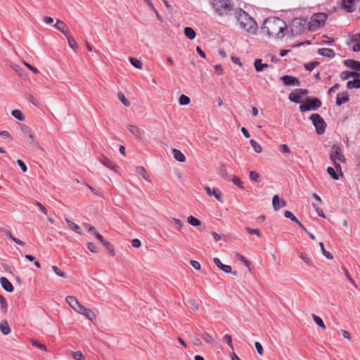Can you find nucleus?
<instances>
[{
    "label": "nucleus",
    "instance_id": "obj_58",
    "mask_svg": "<svg viewBox=\"0 0 360 360\" xmlns=\"http://www.w3.org/2000/svg\"><path fill=\"white\" fill-rule=\"evenodd\" d=\"M232 181L235 185L238 186V187L241 188H243V184L238 176H234L233 177Z\"/></svg>",
    "mask_w": 360,
    "mask_h": 360
},
{
    "label": "nucleus",
    "instance_id": "obj_62",
    "mask_svg": "<svg viewBox=\"0 0 360 360\" xmlns=\"http://www.w3.org/2000/svg\"><path fill=\"white\" fill-rule=\"evenodd\" d=\"M23 64H24V65H25L27 67V68H28L30 70H31L33 73H34V74L39 73V70L35 67L30 65L29 63H27L26 62H23Z\"/></svg>",
    "mask_w": 360,
    "mask_h": 360
},
{
    "label": "nucleus",
    "instance_id": "obj_14",
    "mask_svg": "<svg viewBox=\"0 0 360 360\" xmlns=\"http://www.w3.org/2000/svg\"><path fill=\"white\" fill-rule=\"evenodd\" d=\"M213 262H214V264L218 268H219L221 270H222L224 272L227 273V274L232 273L234 276H236L238 274L237 271L232 272L231 266L229 265H225V264H222L219 258H217V257L214 258Z\"/></svg>",
    "mask_w": 360,
    "mask_h": 360
},
{
    "label": "nucleus",
    "instance_id": "obj_11",
    "mask_svg": "<svg viewBox=\"0 0 360 360\" xmlns=\"http://www.w3.org/2000/svg\"><path fill=\"white\" fill-rule=\"evenodd\" d=\"M66 302L77 313H79L82 309L83 305L81 304L78 300L74 296H67L65 298Z\"/></svg>",
    "mask_w": 360,
    "mask_h": 360
},
{
    "label": "nucleus",
    "instance_id": "obj_41",
    "mask_svg": "<svg viewBox=\"0 0 360 360\" xmlns=\"http://www.w3.org/2000/svg\"><path fill=\"white\" fill-rule=\"evenodd\" d=\"M187 221L191 225L193 226H199L201 225V221L193 216H189L187 219Z\"/></svg>",
    "mask_w": 360,
    "mask_h": 360
},
{
    "label": "nucleus",
    "instance_id": "obj_6",
    "mask_svg": "<svg viewBox=\"0 0 360 360\" xmlns=\"http://www.w3.org/2000/svg\"><path fill=\"white\" fill-rule=\"evenodd\" d=\"M310 120L316 128V133L318 134H323L326 131V123L321 115L317 113L312 114L310 116Z\"/></svg>",
    "mask_w": 360,
    "mask_h": 360
},
{
    "label": "nucleus",
    "instance_id": "obj_21",
    "mask_svg": "<svg viewBox=\"0 0 360 360\" xmlns=\"http://www.w3.org/2000/svg\"><path fill=\"white\" fill-rule=\"evenodd\" d=\"M0 283L2 288L7 292H11L14 288L12 283L5 277L0 278Z\"/></svg>",
    "mask_w": 360,
    "mask_h": 360
},
{
    "label": "nucleus",
    "instance_id": "obj_3",
    "mask_svg": "<svg viewBox=\"0 0 360 360\" xmlns=\"http://www.w3.org/2000/svg\"><path fill=\"white\" fill-rule=\"evenodd\" d=\"M327 18L328 15L325 13H318L314 14L308 22V30L311 32L316 30L325 25Z\"/></svg>",
    "mask_w": 360,
    "mask_h": 360
},
{
    "label": "nucleus",
    "instance_id": "obj_59",
    "mask_svg": "<svg viewBox=\"0 0 360 360\" xmlns=\"http://www.w3.org/2000/svg\"><path fill=\"white\" fill-rule=\"evenodd\" d=\"M87 248L91 252L96 253L98 252L96 245L91 242L87 243Z\"/></svg>",
    "mask_w": 360,
    "mask_h": 360
},
{
    "label": "nucleus",
    "instance_id": "obj_1",
    "mask_svg": "<svg viewBox=\"0 0 360 360\" xmlns=\"http://www.w3.org/2000/svg\"><path fill=\"white\" fill-rule=\"evenodd\" d=\"M262 31L269 39L278 40L285 36L288 27L285 22L282 19L270 17L264 21Z\"/></svg>",
    "mask_w": 360,
    "mask_h": 360
},
{
    "label": "nucleus",
    "instance_id": "obj_39",
    "mask_svg": "<svg viewBox=\"0 0 360 360\" xmlns=\"http://www.w3.org/2000/svg\"><path fill=\"white\" fill-rule=\"evenodd\" d=\"M250 143L251 144V146L253 148L254 150L257 153H262V146H260V144L257 142L254 139H251L250 141Z\"/></svg>",
    "mask_w": 360,
    "mask_h": 360
},
{
    "label": "nucleus",
    "instance_id": "obj_30",
    "mask_svg": "<svg viewBox=\"0 0 360 360\" xmlns=\"http://www.w3.org/2000/svg\"><path fill=\"white\" fill-rule=\"evenodd\" d=\"M353 80H349L347 83V87L348 89L360 88V77H354Z\"/></svg>",
    "mask_w": 360,
    "mask_h": 360
},
{
    "label": "nucleus",
    "instance_id": "obj_20",
    "mask_svg": "<svg viewBox=\"0 0 360 360\" xmlns=\"http://www.w3.org/2000/svg\"><path fill=\"white\" fill-rule=\"evenodd\" d=\"M54 27L57 30L60 31L65 36H68V34L69 33V30L68 28V26L63 21L60 20H57L54 25Z\"/></svg>",
    "mask_w": 360,
    "mask_h": 360
},
{
    "label": "nucleus",
    "instance_id": "obj_15",
    "mask_svg": "<svg viewBox=\"0 0 360 360\" xmlns=\"http://www.w3.org/2000/svg\"><path fill=\"white\" fill-rule=\"evenodd\" d=\"M335 168L328 167L327 168V172L328 174L335 180L339 179V175L338 172H340L341 174H342L341 171V167L339 164H334Z\"/></svg>",
    "mask_w": 360,
    "mask_h": 360
},
{
    "label": "nucleus",
    "instance_id": "obj_53",
    "mask_svg": "<svg viewBox=\"0 0 360 360\" xmlns=\"http://www.w3.org/2000/svg\"><path fill=\"white\" fill-rule=\"evenodd\" d=\"M245 230L250 233V234H255L257 236H261V232L259 229H252L250 227H245Z\"/></svg>",
    "mask_w": 360,
    "mask_h": 360
},
{
    "label": "nucleus",
    "instance_id": "obj_46",
    "mask_svg": "<svg viewBox=\"0 0 360 360\" xmlns=\"http://www.w3.org/2000/svg\"><path fill=\"white\" fill-rule=\"evenodd\" d=\"M137 172L145 179L148 180L149 176L147 173L146 169L143 167H139L137 168Z\"/></svg>",
    "mask_w": 360,
    "mask_h": 360
},
{
    "label": "nucleus",
    "instance_id": "obj_43",
    "mask_svg": "<svg viewBox=\"0 0 360 360\" xmlns=\"http://www.w3.org/2000/svg\"><path fill=\"white\" fill-rule=\"evenodd\" d=\"M11 115L15 117L16 118L17 120H20V121H22L24 119H25V117L22 114V112H21V110H12L11 112Z\"/></svg>",
    "mask_w": 360,
    "mask_h": 360
},
{
    "label": "nucleus",
    "instance_id": "obj_37",
    "mask_svg": "<svg viewBox=\"0 0 360 360\" xmlns=\"http://www.w3.org/2000/svg\"><path fill=\"white\" fill-rule=\"evenodd\" d=\"M186 304L195 311H198L199 309V304L197 301L194 299H188L187 300Z\"/></svg>",
    "mask_w": 360,
    "mask_h": 360
},
{
    "label": "nucleus",
    "instance_id": "obj_42",
    "mask_svg": "<svg viewBox=\"0 0 360 360\" xmlns=\"http://www.w3.org/2000/svg\"><path fill=\"white\" fill-rule=\"evenodd\" d=\"M67 37L68 44L69 46L74 50H76L77 49V44L75 39L70 35V33L68 34V36H65Z\"/></svg>",
    "mask_w": 360,
    "mask_h": 360
},
{
    "label": "nucleus",
    "instance_id": "obj_48",
    "mask_svg": "<svg viewBox=\"0 0 360 360\" xmlns=\"http://www.w3.org/2000/svg\"><path fill=\"white\" fill-rule=\"evenodd\" d=\"M236 257L250 269L251 262L249 260H248L245 257L238 253L236 255Z\"/></svg>",
    "mask_w": 360,
    "mask_h": 360
},
{
    "label": "nucleus",
    "instance_id": "obj_4",
    "mask_svg": "<svg viewBox=\"0 0 360 360\" xmlns=\"http://www.w3.org/2000/svg\"><path fill=\"white\" fill-rule=\"evenodd\" d=\"M212 6L220 15H228L233 9L231 0H212Z\"/></svg>",
    "mask_w": 360,
    "mask_h": 360
},
{
    "label": "nucleus",
    "instance_id": "obj_23",
    "mask_svg": "<svg viewBox=\"0 0 360 360\" xmlns=\"http://www.w3.org/2000/svg\"><path fill=\"white\" fill-rule=\"evenodd\" d=\"M349 101V95L347 92H342L339 93L337 95L336 98V104L338 105H341L342 103H346Z\"/></svg>",
    "mask_w": 360,
    "mask_h": 360
},
{
    "label": "nucleus",
    "instance_id": "obj_28",
    "mask_svg": "<svg viewBox=\"0 0 360 360\" xmlns=\"http://www.w3.org/2000/svg\"><path fill=\"white\" fill-rule=\"evenodd\" d=\"M360 77V74L356 72L343 71L340 74V78L342 80L348 79L350 77Z\"/></svg>",
    "mask_w": 360,
    "mask_h": 360
},
{
    "label": "nucleus",
    "instance_id": "obj_8",
    "mask_svg": "<svg viewBox=\"0 0 360 360\" xmlns=\"http://www.w3.org/2000/svg\"><path fill=\"white\" fill-rule=\"evenodd\" d=\"M20 129L24 136L27 139V141L30 145L40 148L38 141L36 139L32 129L25 124H21Z\"/></svg>",
    "mask_w": 360,
    "mask_h": 360
},
{
    "label": "nucleus",
    "instance_id": "obj_49",
    "mask_svg": "<svg viewBox=\"0 0 360 360\" xmlns=\"http://www.w3.org/2000/svg\"><path fill=\"white\" fill-rule=\"evenodd\" d=\"M190 98L186 95H181L179 97V102L181 105H186L190 103Z\"/></svg>",
    "mask_w": 360,
    "mask_h": 360
},
{
    "label": "nucleus",
    "instance_id": "obj_36",
    "mask_svg": "<svg viewBox=\"0 0 360 360\" xmlns=\"http://www.w3.org/2000/svg\"><path fill=\"white\" fill-rule=\"evenodd\" d=\"M312 319L319 327H321L323 330H326V327L320 316L312 314Z\"/></svg>",
    "mask_w": 360,
    "mask_h": 360
},
{
    "label": "nucleus",
    "instance_id": "obj_16",
    "mask_svg": "<svg viewBox=\"0 0 360 360\" xmlns=\"http://www.w3.org/2000/svg\"><path fill=\"white\" fill-rule=\"evenodd\" d=\"M127 129L129 130V131L138 139L141 140L143 137V132L141 131V129L133 124H128Z\"/></svg>",
    "mask_w": 360,
    "mask_h": 360
},
{
    "label": "nucleus",
    "instance_id": "obj_52",
    "mask_svg": "<svg viewBox=\"0 0 360 360\" xmlns=\"http://www.w3.org/2000/svg\"><path fill=\"white\" fill-rule=\"evenodd\" d=\"M51 269L53 271V272L58 276L63 278L66 277V274L63 271H61L56 266H52Z\"/></svg>",
    "mask_w": 360,
    "mask_h": 360
},
{
    "label": "nucleus",
    "instance_id": "obj_51",
    "mask_svg": "<svg viewBox=\"0 0 360 360\" xmlns=\"http://www.w3.org/2000/svg\"><path fill=\"white\" fill-rule=\"evenodd\" d=\"M284 216L295 223H299V220L297 219V217L290 211H285L284 212Z\"/></svg>",
    "mask_w": 360,
    "mask_h": 360
},
{
    "label": "nucleus",
    "instance_id": "obj_31",
    "mask_svg": "<svg viewBox=\"0 0 360 360\" xmlns=\"http://www.w3.org/2000/svg\"><path fill=\"white\" fill-rule=\"evenodd\" d=\"M2 231H3V232H4V233H5V234H6V235L9 238H11V239L14 242V243H17V244H18V245H22V246H24V245H25V243L23 241H22V240H20V239H18V238H17L14 237V236L12 235L11 232L9 230H8V229H3V230H2Z\"/></svg>",
    "mask_w": 360,
    "mask_h": 360
},
{
    "label": "nucleus",
    "instance_id": "obj_55",
    "mask_svg": "<svg viewBox=\"0 0 360 360\" xmlns=\"http://www.w3.org/2000/svg\"><path fill=\"white\" fill-rule=\"evenodd\" d=\"M224 340L228 344V345L229 346V347L231 349H233V345L232 344V338L230 335H228V334L225 335L224 336Z\"/></svg>",
    "mask_w": 360,
    "mask_h": 360
},
{
    "label": "nucleus",
    "instance_id": "obj_24",
    "mask_svg": "<svg viewBox=\"0 0 360 360\" xmlns=\"http://www.w3.org/2000/svg\"><path fill=\"white\" fill-rule=\"evenodd\" d=\"M317 53L321 56L328 58H333L335 56L334 51L328 48L319 49Z\"/></svg>",
    "mask_w": 360,
    "mask_h": 360
},
{
    "label": "nucleus",
    "instance_id": "obj_19",
    "mask_svg": "<svg viewBox=\"0 0 360 360\" xmlns=\"http://www.w3.org/2000/svg\"><path fill=\"white\" fill-rule=\"evenodd\" d=\"M272 204L275 210H278L280 208L287 205L286 202L283 199H280L277 195L273 197Z\"/></svg>",
    "mask_w": 360,
    "mask_h": 360
},
{
    "label": "nucleus",
    "instance_id": "obj_12",
    "mask_svg": "<svg viewBox=\"0 0 360 360\" xmlns=\"http://www.w3.org/2000/svg\"><path fill=\"white\" fill-rule=\"evenodd\" d=\"M360 0H342V7L347 12L352 13L355 11L356 5Z\"/></svg>",
    "mask_w": 360,
    "mask_h": 360
},
{
    "label": "nucleus",
    "instance_id": "obj_61",
    "mask_svg": "<svg viewBox=\"0 0 360 360\" xmlns=\"http://www.w3.org/2000/svg\"><path fill=\"white\" fill-rule=\"evenodd\" d=\"M32 345L33 346H35V347H37L39 349H41L43 350H46V347L44 345H43L36 340H32Z\"/></svg>",
    "mask_w": 360,
    "mask_h": 360
},
{
    "label": "nucleus",
    "instance_id": "obj_26",
    "mask_svg": "<svg viewBox=\"0 0 360 360\" xmlns=\"http://www.w3.org/2000/svg\"><path fill=\"white\" fill-rule=\"evenodd\" d=\"M345 65L353 70L360 71V62L354 60H346L344 62Z\"/></svg>",
    "mask_w": 360,
    "mask_h": 360
},
{
    "label": "nucleus",
    "instance_id": "obj_22",
    "mask_svg": "<svg viewBox=\"0 0 360 360\" xmlns=\"http://www.w3.org/2000/svg\"><path fill=\"white\" fill-rule=\"evenodd\" d=\"M79 314L84 315L87 319L91 321H93L96 319V314L90 309H86L85 307H82V309L79 312Z\"/></svg>",
    "mask_w": 360,
    "mask_h": 360
},
{
    "label": "nucleus",
    "instance_id": "obj_63",
    "mask_svg": "<svg viewBox=\"0 0 360 360\" xmlns=\"http://www.w3.org/2000/svg\"><path fill=\"white\" fill-rule=\"evenodd\" d=\"M280 150L284 153H290L291 150L286 144H281L280 146Z\"/></svg>",
    "mask_w": 360,
    "mask_h": 360
},
{
    "label": "nucleus",
    "instance_id": "obj_57",
    "mask_svg": "<svg viewBox=\"0 0 360 360\" xmlns=\"http://www.w3.org/2000/svg\"><path fill=\"white\" fill-rule=\"evenodd\" d=\"M172 221L176 226L178 230L182 229V228L184 226V224L180 219H176V218H172Z\"/></svg>",
    "mask_w": 360,
    "mask_h": 360
},
{
    "label": "nucleus",
    "instance_id": "obj_60",
    "mask_svg": "<svg viewBox=\"0 0 360 360\" xmlns=\"http://www.w3.org/2000/svg\"><path fill=\"white\" fill-rule=\"evenodd\" d=\"M83 226L88 230V231L93 235H94L95 232H97L96 228L89 224H84Z\"/></svg>",
    "mask_w": 360,
    "mask_h": 360
},
{
    "label": "nucleus",
    "instance_id": "obj_13",
    "mask_svg": "<svg viewBox=\"0 0 360 360\" xmlns=\"http://www.w3.org/2000/svg\"><path fill=\"white\" fill-rule=\"evenodd\" d=\"M99 161L101 164L112 169V171L116 172L118 171V166L105 155L100 156Z\"/></svg>",
    "mask_w": 360,
    "mask_h": 360
},
{
    "label": "nucleus",
    "instance_id": "obj_47",
    "mask_svg": "<svg viewBox=\"0 0 360 360\" xmlns=\"http://www.w3.org/2000/svg\"><path fill=\"white\" fill-rule=\"evenodd\" d=\"M299 256L306 264H307L308 265H312L311 259L306 253L300 252Z\"/></svg>",
    "mask_w": 360,
    "mask_h": 360
},
{
    "label": "nucleus",
    "instance_id": "obj_50",
    "mask_svg": "<svg viewBox=\"0 0 360 360\" xmlns=\"http://www.w3.org/2000/svg\"><path fill=\"white\" fill-rule=\"evenodd\" d=\"M319 65V63L318 61H311L310 63L304 64V68L307 70L311 71Z\"/></svg>",
    "mask_w": 360,
    "mask_h": 360
},
{
    "label": "nucleus",
    "instance_id": "obj_33",
    "mask_svg": "<svg viewBox=\"0 0 360 360\" xmlns=\"http://www.w3.org/2000/svg\"><path fill=\"white\" fill-rule=\"evenodd\" d=\"M0 330L4 335H8L11 333V328L6 321H1Z\"/></svg>",
    "mask_w": 360,
    "mask_h": 360
},
{
    "label": "nucleus",
    "instance_id": "obj_54",
    "mask_svg": "<svg viewBox=\"0 0 360 360\" xmlns=\"http://www.w3.org/2000/svg\"><path fill=\"white\" fill-rule=\"evenodd\" d=\"M259 174L255 172V171H251L250 172V179L252 180V181H259Z\"/></svg>",
    "mask_w": 360,
    "mask_h": 360
},
{
    "label": "nucleus",
    "instance_id": "obj_29",
    "mask_svg": "<svg viewBox=\"0 0 360 360\" xmlns=\"http://www.w3.org/2000/svg\"><path fill=\"white\" fill-rule=\"evenodd\" d=\"M65 221L68 224L70 229H71L72 231H73L79 234H82L81 229L79 225H77V224H75V222L72 221L71 220H70L69 219H67V218L65 219Z\"/></svg>",
    "mask_w": 360,
    "mask_h": 360
},
{
    "label": "nucleus",
    "instance_id": "obj_25",
    "mask_svg": "<svg viewBox=\"0 0 360 360\" xmlns=\"http://www.w3.org/2000/svg\"><path fill=\"white\" fill-rule=\"evenodd\" d=\"M351 41L354 43L352 50L355 52L360 51V32L353 35Z\"/></svg>",
    "mask_w": 360,
    "mask_h": 360
},
{
    "label": "nucleus",
    "instance_id": "obj_9",
    "mask_svg": "<svg viewBox=\"0 0 360 360\" xmlns=\"http://www.w3.org/2000/svg\"><path fill=\"white\" fill-rule=\"evenodd\" d=\"M308 94L307 89H297L293 92L290 94L289 100L296 103H301L303 102L304 96Z\"/></svg>",
    "mask_w": 360,
    "mask_h": 360
},
{
    "label": "nucleus",
    "instance_id": "obj_32",
    "mask_svg": "<svg viewBox=\"0 0 360 360\" xmlns=\"http://www.w3.org/2000/svg\"><path fill=\"white\" fill-rule=\"evenodd\" d=\"M2 231H3V232H4V233H5V234H6V235L9 238H11V239L14 242V243H17V244H18V245H22V246H24V245H25V243L23 241H22V240H20V239H18V238H17L14 237V236L12 235L11 232L9 230H8V229H3V230H2Z\"/></svg>",
    "mask_w": 360,
    "mask_h": 360
},
{
    "label": "nucleus",
    "instance_id": "obj_2",
    "mask_svg": "<svg viewBox=\"0 0 360 360\" xmlns=\"http://www.w3.org/2000/svg\"><path fill=\"white\" fill-rule=\"evenodd\" d=\"M236 18L240 27L248 34L255 35L257 31V25L255 20L245 11L238 10L236 12Z\"/></svg>",
    "mask_w": 360,
    "mask_h": 360
},
{
    "label": "nucleus",
    "instance_id": "obj_18",
    "mask_svg": "<svg viewBox=\"0 0 360 360\" xmlns=\"http://www.w3.org/2000/svg\"><path fill=\"white\" fill-rule=\"evenodd\" d=\"M205 191L209 196L214 195L218 201L223 202L221 199V193L218 188L211 189V188L207 186L205 187Z\"/></svg>",
    "mask_w": 360,
    "mask_h": 360
},
{
    "label": "nucleus",
    "instance_id": "obj_44",
    "mask_svg": "<svg viewBox=\"0 0 360 360\" xmlns=\"http://www.w3.org/2000/svg\"><path fill=\"white\" fill-rule=\"evenodd\" d=\"M319 246L321 248V252H322V254L328 259H333V257L332 255V254L328 251L326 250L325 248H324V244L323 242H320L319 243Z\"/></svg>",
    "mask_w": 360,
    "mask_h": 360
},
{
    "label": "nucleus",
    "instance_id": "obj_5",
    "mask_svg": "<svg viewBox=\"0 0 360 360\" xmlns=\"http://www.w3.org/2000/svg\"><path fill=\"white\" fill-rule=\"evenodd\" d=\"M307 20L304 18H295L291 24V32L293 35H300L305 32Z\"/></svg>",
    "mask_w": 360,
    "mask_h": 360
},
{
    "label": "nucleus",
    "instance_id": "obj_27",
    "mask_svg": "<svg viewBox=\"0 0 360 360\" xmlns=\"http://www.w3.org/2000/svg\"><path fill=\"white\" fill-rule=\"evenodd\" d=\"M174 158L180 162L186 161V156L178 149L174 148L172 151Z\"/></svg>",
    "mask_w": 360,
    "mask_h": 360
},
{
    "label": "nucleus",
    "instance_id": "obj_35",
    "mask_svg": "<svg viewBox=\"0 0 360 360\" xmlns=\"http://www.w3.org/2000/svg\"><path fill=\"white\" fill-rule=\"evenodd\" d=\"M184 34L186 36L187 38L191 40L193 39L196 36L195 31L191 27H186L184 28Z\"/></svg>",
    "mask_w": 360,
    "mask_h": 360
},
{
    "label": "nucleus",
    "instance_id": "obj_40",
    "mask_svg": "<svg viewBox=\"0 0 360 360\" xmlns=\"http://www.w3.org/2000/svg\"><path fill=\"white\" fill-rule=\"evenodd\" d=\"M131 64L137 69H142V62L139 59L135 58H129Z\"/></svg>",
    "mask_w": 360,
    "mask_h": 360
},
{
    "label": "nucleus",
    "instance_id": "obj_38",
    "mask_svg": "<svg viewBox=\"0 0 360 360\" xmlns=\"http://www.w3.org/2000/svg\"><path fill=\"white\" fill-rule=\"evenodd\" d=\"M117 98L124 106L129 107L130 105L129 101L125 97L123 93L119 92L117 94Z\"/></svg>",
    "mask_w": 360,
    "mask_h": 360
},
{
    "label": "nucleus",
    "instance_id": "obj_7",
    "mask_svg": "<svg viewBox=\"0 0 360 360\" xmlns=\"http://www.w3.org/2000/svg\"><path fill=\"white\" fill-rule=\"evenodd\" d=\"M321 105V101L316 98L306 101L304 104L300 105V110L301 112H305L308 110H315L320 108Z\"/></svg>",
    "mask_w": 360,
    "mask_h": 360
},
{
    "label": "nucleus",
    "instance_id": "obj_56",
    "mask_svg": "<svg viewBox=\"0 0 360 360\" xmlns=\"http://www.w3.org/2000/svg\"><path fill=\"white\" fill-rule=\"evenodd\" d=\"M0 305L1 307V309L4 311H7V302L5 300V298L0 295Z\"/></svg>",
    "mask_w": 360,
    "mask_h": 360
},
{
    "label": "nucleus",
    "instance_id": "obj_10",
    "mask_svg": "<svg viewBox=\"0 0 360 360\" xmlns=\"http://www.w3.org/2000/svg\"><path fill=\"white\" fill-rule=\"evenodd\" d=\"M330 159L333 162V164H338L337 160L340 162H345V158L341 153V150L338 146H333L332 148V153L330 154Z\"/></svg>",
    "mask_w": 360,
    "mask_h": 360
},
{
    "label": "nucleus",
    "instance_id": "obj_64",
    "mask_svg": "<svg viewBox=\"0 0 360 360\" xmlns=\"http://www.w3.org/2000/svg\"><path fill=\"white\" fill-rule=\"evenodd\" d=\"M72 357L76 360H81L83 358V355L81 352H74L72 354Z\"/></svg>",
    "mask_w": 360,
    "mask_h": 360
},
{
    "label": "nucleus",
    "instance_id": "obj_45",
    "mask_svg": "<svg viewBox=\"0 0 360 360\" xmlns=\"http://www.w3.org/2000/svg\"><path fill=\"white\" fill-rule=\"evenodd\" d=\"M203 340L209 344H212L214 342V338L210 333L205 332L202 335Z\"/></svg>",
    "mask_w": 360,
    "mask_h": 360
},
{
    "label": "nucleus",
    "instance_id": "obj_34",
    "mask_svg": "<svg viewBox=\"0 0 360 360\" xmlns=\"http://www.w3.org/2000/svg\"><path fill=\"white\" fill-rule=\"evenodd\" d=\"M255 68L257 72H262L264 69L268 67V64L262 63V59H256L255 61Z\"/></svg>",
    "mask_w": 360,
    "mask_h": 360
},
{
    "label": "nucleus",
    "instance_id": "obj_17",
    "mask_svg": "<svg viewBox=\"0 0 360 360\" xmlns=\"http://www.w3.org/2000/svg\"><path fill=\"white\" fill-rule=\"evenodd\" d=\"M281 79L285 86L300 85L299 79L297 77L292 76L285 75L281 77Z\"/></svg>",
    "mask_w": 360,
    "mask_h": 360
}]
</instances>
